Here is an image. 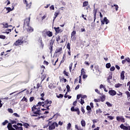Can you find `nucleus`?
I'll use <instances>...</instances> for the list:
<instances>
[{
	"instance_id": "34",
	"label": "nucleus",
	"mask_w": 130,
	"mask_h": 130,
	"mask_svg": "<svg viewBox=\"0 0 130 130\" xmlns=\"http://www.w3.org/2000/svg\"><path fill=\"white\" fill-rule=\"evenodd\" d=\"M42 110L44 111V110H49V106H48L46 107V109H42Z\"/></svg>"
},
{
	"instance_id": "14",
	"label": "nucleus",
	"mask_w": 130,
	"mask_h": 130,
	"mask_svg": "<svg viewBox=\"0 0 130 130\" xmlns=\"http://www.w3.org/2000/svg\"><path fill=\"white\" fill-rule=\"evenodd\" d=\"M55 31H56V33H61L62 32V30L59 28V27H54Z\"/></svg>"
},
{
	"instance_id": "31",
	"label": "nucleus",
	"mask_w": 130,
	"mask_h": 130,
	"mask_svg": "<svg viewBox=\"0 0 130 130\" xmlns=\"http://www.w3.org/2000/svg\"><path fill=\"white\" fill-rule=\"evenodd\" d=\"M67 47L68 49H69V50H71V44L68 43L67 44Z\"/></svg>"
},
{
	"instance_id": "57",
	"label": "nucleus",
	"mask_w": 130,
	"mask_h": 130,
	"mask_svg": "<svg viewBox=\"0 0 130 130\" xmlns=\"http://www.w3.org/2000/svg\"><path fill=\"white\" fill-rule=\"evenodd\" d=\"M8 111L10 112V113H13V109H8Z\"/></svg>"
},
{
	"instance_id": "54",
	"label": "nucleus",
	"mask_w": 130,
	"mask_h": 130,
	"mask_svg": "<svg viewBox=\"0 0 130 130\" xmlns=\"http://www.w3.org/2000/svg\"><path fill=\"white\" fill-rule=\"evenodd\" d=\"M49 88H50V89H52V88H53V85H52V84H50V85H49Z\"/></svg>"
},
{
	"instance_id": "16",
	"label": "nucleus",
	"mask_w": 130,
	"mask_h": 130,
	"mask_svg": "<svg viewBox=\"0 0 130 130\" xmlns=\"http://www.w3.org/2000/svg\"><path fill=\"white\" fill-rule=\"evenodd\" d=\"M62 48H58L56 49L55 53H58L60 52V51H62Z\"/></svg>"
},
{
	"instance_id": "39",
	"label": "nucleus",
	"mask_w": 130,
	"mask_h": 130,
	"mask_svg": "<svg viewBox=\"0 0 130 130\" xmlns=\"http://www.w3.org/2000/svg\"><path fill=\"white\" fill-rule=\"evenodd\" d=\"M97 13V10H95V13L94 14V22H95V20H96V13Z\"/></svg>"
},
{
	"instance_id": "1",
	"label": "nucleus",
	"mask_w": 130,
	"mask_h": 130,
	"mask_svg": "<svg viewBox=\"0 0 130 130\" xmlns=\"http://www.w3.org/2000/svg\"><path fill=\"white\" fill-rule=\"evenodd\" d=\"M31 111L33 113H30V116H38V115L41 114L40 107H38V106H34L33 107L31 108Z\"/></svg>"
},
{
	"instance_id": "51",
	"label": "nucleus",
	"mask_w": 130,
	"mask_h": 130,
	"mask_svg": "<svg viewBox=\"0 0 130 130\" xmlns=\"http://www.w3.org/2000/svg\"><path fill=\"white\" fill-rule=\"evenodd\" d=\"M63 74L64 75H66V76H67V77H69V73L66 72V71L63 72Z\"/></svg>"
},
{
	"instance_id": "17",
	"label": "nucleus",
	"mask_w": 130,
	"mask_h": 130,
	"mask_svg": "<svg viewBox=\"0 0 130 130\" xmlns=\"http://www.w3.org/2000/svg\"><path fill=\"white\" fill-rule=\"evenodd\" d=\"M111 79H112V74L110 75L108 77L107 80L108 83H110V80H111Z\"/></svg>"
},
{
	"instance_id": "15",
	"label": "nucleus",
	"mask_w": 130,
	"mask_h": 130,
	"mask_svg": "<svg viewBox=\"0 0 130 130\" xmlns=\"http://www.w3.org/2000/svg\"><path fill=\"white\" fill-rule=\"evenodd\" d=\"M124 73H125L124 71H122V72L121 73V74H120L121 80H124V78H125Z\"/></svg>"
},
{
	"instance_id": "32",
	"label": "nucleus",
	"mask_w": 130,
	"mask_h": 130,
	"mask_svg": "<svg viewBox=\"0 0 130 130\" xmlns=\"http://www.w3.org/2000/svg\"><path fill=\"white\" fill-rule=\"evenodd\" d=\"M113 6L115 7L116 11H118V6L114 5V6H112V7L113 8Z\"/></svg>"
},
{
	"instance_id": "25",
	"label": "nucleus",
	"mask_w": 130,
	"mask_h": 130,
	"mask_svg": "<svg viewBox=\"0 0 130 130\" xmlns=\"http://www.w3.org/2000/svg\"><path fill=\"white\" fill-rule=\"evenodd\" d=\"M106 104H107V106H108V107H112V104H111L110 103L107 102L106 103Z\"/></svg>"
},
{
	"instance_id": "64",
	"label": "nucleus",
	"mask_w": 130,
	"mask_h": 130,
	"mask_svg": "<svg viewBox=\"0 0 130 130\" xmlns=\"http://www.w3.org/2000/svg\"><path fill=\"white\" fill-rule=\"evenodd\" d=\"M126 61H127V62H129L130 63V59H129V58H126Z\"/></svg>"
},
{
	"instance_id": "55",
	"label": "nucleus",
	"mask_w": 130,
	"mask_h": 130,
	"mask_svg": "<svg viewBox=\"0 0 130 130\" xmlns=\"http://www.w3.org/2000/svg\"><path fill=\"white\" fill-rule=\"evenodd\" d=\"M92 122H93V123H96V122H98V120H97V119H93L92 120Z\"/></svg>"
},
{
	"instance_id": "4",
	"label": "nucleus",
	"mask_w": 130,
	"mask_h": 130,
	"mask_svg": "<svg viewBox=\"0 0 130 130\" xmlns=\"http://www.w3.org/2000/svg\"><path fill=\"white\" fill-rule=\"evenodd\" d=\"M93 72L94 74H95L96 76H100V74H101V71L99 70V67L98 66H95L93 69Z\"/></svg>"
},
{
	"instance_id": "8",
	"label": "nucleus",
	"mask_w": 130,
	"mask_h": 130,
	"mask_svg": "<svg viewBox=\"0 0 130 130\" xmlns=\"http://www.w3.org/2000/svg\"><path fill=\"white\" fill-rule=\"evenodd\" d=\"M116 120L118 121H121V122H124L125 120H124V118L122 116H117L116 117Z\"/></svg>"
},
{
	"instance_id": "61",
	"label": "nucleus",
	"mask_w": 130,
	"mask_h": 130,
	"mask_svg": "<svg viewBox=\"0 0 130 130\" xmlns=\"http://www.w3.org/2000/svg\"><path fill=\"white\" fill-rule=\"evenodd\" d=\"M50 10H54V6H53V5H52V6H51V7H50Z\"/></svg>"
},
{
	"instance_id": "7",
	"label": "nucleus",
	"mask_w": 130,
	"mask_h": 130,
	"mask_svg": "<svg viewBox=\"0 0 130 130\" xmlns=\"http://www.w3.org/2000/svg\"><path fill=\"white\" fill-rule=\"evenodd\" d=\"M43 34L44 35L45 34H47V36L49 37H51L52 36V32L50 31H47V29H45L43 31Z\"/></svg>"
},
{
	"instance_id": "36",
	"label": "nucleus",
	"mask_w": 130,
	"mask_h": 130,
	"mask_svg": "<svg viewBox=\"0 0 130 130\" xmlns=\"http://www.w3.org/2000/svg\"><path fill=\"white\" fill-rule=\"evenodd\" d=\"M71 126H72V124H71V123H69L67 126V129H70V128H71Z\"/></svg>"
},
{
	"instance_id": "44",
	"label": "nucleus",
	"mask_w": 130,
	"mask_h": 130,
	"mask_svg": "<svg viewBox=\"0 0 130 130\" xmlns=\"http://www.w3.org/2000/svg\"><path fill=\"white\" fill-rule=\"evenodd\" d=\"M73 67V63H71L70 67H69V69H70V71L71 72L72 71V68Z\"/></svg>"
},
{
	"instance_id": "13",
	"label": "nucleus",
	"mask_w": 130,
	"mask_h": 130,
	"mask_svg": "<svg viewBox=\"0 0 130 130\" xmlns=\"http://www.w3.org/2000/svg\"><path fill=\"white\" fill-rule=\"evenodd\" d=\"M27 27H28V28H27V31L29 33H31V32H33V31H34V28H33V27L29 26V25Z\"/></svg>"
},
{
	"instance_id": "33",
	"label": "nucleus",
	"mask_w": 130,
	"mask_h": 130,
	"mask_svg": "<svg viewBox=\"0 0 130 130\" xmlns=\"http://www.w3.org/2000/svg\"><path fill=\"white\" fill-rule=\"evenodd\" d=\"M45 78H46V75H43L41 77L42 79V82H43V81H44V80H45Z\"/></svg>"
},
{
	"instance_id": "3",
	"label": "nucleus",
	"mask_w": 130,
	"mask_h": 130,
	"mask_svg": "<svg viewBox=\"0 0 130 130\" xmlns=\"http://www.w3.org/2000/svg\"><path fill=\"white\" fill-rule=\"evenodd\" d=\"M23 43H24V40H23V37H21L18 39V40H17L14 43V45H15V46H19V45H21V44H23Z\"/></svg>"
},
{
	"instance_id": "26",
	"label": "nucleus",
	"mask_w": 130,
	"mask_h": 130,
	"mask_svg": "<svg viewBox=\"0 0 130 130\" xmlns=\"http://www.w3.org/2000/svg\"><path fill=\"white\" fill-rule=\"evenodd\" d=\"M110 67H111L110 63H108L106 64V68H107V69H109Z\"/></svg>"
},
{
	"instance_id": "20",
	"label": "nucleus",
	"mask_w": 130,
	"mask_h": 130,
	"mask_svg": "<svg viewBox=\"0 0 130 130\" xmlns=\"http://www.w3.org/2000/svg\"><path fill=\"white\" fill-rule=\"evenodd\" d=\"M126 95H127L128 100H129L130 98V93L128 91H126L125 92Z\"/></svg>"
},
{
	"instance_id": "53",
	"label": "nucleus",
	"mask_w": 130,
	"mask_h": 130,
	"mask_svg": "<svg viewBox=\"0 0 130 130\" xmlns=\"http://www.w3.org/2000/svg\"><path fill=\"white\" fill-rule=\"evenodd\" d=\"M85 98H87V95H81V99H85Z\"/></svg>"
},
{
	"instance_id": "35",
	"label": "nucleus",
	"mask_w": 130,
	"mask_h": 130,
	"mask_svg": "<svg viewBox=\"0 0 130 130\" xmlns=\"http://www.w3.org/2000/svg\"><path fill=\"white\" fill-rule=\"evenodd\" d=\"M0 39H6V36L0 35Z\"/></svg>"
},
{
	"instance_id": "48",
	"label": "nucleus",
	"mask_w": 130,
	"mask_h": 130,
	"mask_svg": "<svg viewBox=\"0 0 130 130\" xmlns=\"http://www.w3.org/2000/svg\"><path fill=\"white\" fill-rule=\"evenodd\" d=\"M80 103L82 105H83V104H84V103H85V102L84 101V100H83V99H81V102Z\"/></svg>"
},
{
	"instance_id": "62",
	"label": "nucleus",
	"mask_w": 130,
	"mask_h": 130,
	"mask_svg": "<svg viewBox=\"0 0 130 130\" xmlns=\"http://www.w3.org/2000/svg\"><path fill=\"white\" fill-rule=\"evenodd\" d=\"M10 122L12 123V124H13L14 123H17V121L15 120H11L10 121Z\"/></svg>"
},
{
	"instance_id": "40",
	"label": "nucleus",
	"mask_w": 130,
	"mask_h": 130,
	"mask_svg": "<svg viewBox=\"0 0 130 130\" xmlns=\"http://www.w3.org/2000/svg\"><path fill=\"white\" fill-rule=\"evenodd\" d=\"M3 26H4V28H8V23H4Z\"/></svg>"
},
{
	"instance_id": "19",
	"label": "nucleus",
	"mask_w": 130,
	"mask_h": 130,
	"mask_svg": "<svg viewBox=\"0 0 130 130\" xmlns=\"http://www.w3.org/2000/svg\"><path fill=\"white\" fill-rule=\"evenodd\" d=\"M81 123L82 126H86V121H85V120H82Z\"/></svg>"
},
{
	"instance_id": "42",
	"label": "nucleus",
	"mask_w": 130,
	"mask_h": 130,
	"mask_svg": "<svg viewBox=\"0 0 130 130\" xmlns=\"http://www.w3.org/2000/svg\"><path fill=\"white\" fill-rule=\"evenodd\" d=\"M62 97H63V95L60 94L58 95H57V98H62Z\"/></svg>"
},
{
	"instance_id": "24",
	"label": "nucleus",
	"mask_w": 130,
	"mask_h": 130,
	"mask_svg": "<svg viewBox=\"0 0 130 130\" xmlns=\"http://www.w3.org/2000/svg\"><path fill=\"white\" fill-rule=\"evenodd\" d=\"M42 104H44V102H40L38 103V105H37L36 106H38V107H39V106H41V105H42Z\"/></svg>"
},
{
	"instance_id": "27",
	"label": "nucleus",
	"mask_w": 130,
	"mask_h": 130,
	"mask_svg": "<svg viewBox=\"0 0 130 130\" xmlns=\"http://www.w3.org/2000/svg\"><path fill=\"white\" fill-rule=\"evenodd\" d=\"M40 43L41 45V47H42V48H43V47L44 46V44H43V43H42V40H40Z\"/></svg>"
},
{
	"instance_id": "63",
	"label": "nucleus",
	"mask_w": 130,
	"mask_h": 130,
	"mask_svg": "<svg viewBox=\"0 0 130 130\" xmlns=\"http://www.w3.org/2000/svg\"><path fill=\"white\" fill-rule=\"evenodd\" d=\"M120 128H122V129H123V128H124V126L123 125V124H121L120 126Z\"/></svg>"
},
{
	"instance_id": "23",
	"label": "nucleus",
	"mask_w": 130,
	"mask_h": 130,
	"mask_svg": "<svg viewBox=\"0 0 130 130\" xmlns=\"http://www.w3.org/2000/svg\"><path fill=\"white\" fill-rule=\"evenodd\" d=\"M75 128L77 130H83V128L81 126H78V125H75Z\"/></svg>"
},
{
	"instance_id": "38",
	"label": "nucleus",
	"mask_w": 130,
	"mask_h": 130,
	"mask_svg": "<svg viewBox=\"0 0 130 130\" xmlns=\"http://www.w3.org/2000/svg\"><path fill=\"white\" fill-rule=\"evenodd\" d=\"M114 70H115V68L114 67H111L110 71H111V72H113Z\"/></svg>"
},
{
	"instance_id": "59",
	"label": "nucleus",
	"mask_w": 130,
	"mask_h": 130,
	"mask_svg": "<svg viewBox=\"0 0 130 130\" xmlns=\"http://www.w3.org/2000/svg\"><path fill=\"white\" fill-rule=\"evenodd\" d=\"M108 118H109V119H111V120H112V119H113L114 118L112 116H108Z\"/></svg>"
},
{
	"instance_id": "45",
	"label": "nucleus",
	"mask_w": 130,
	"mask_h": 130,
	"mask_svg": "<svg viewBox=\"0 0 130 130\" xmlns=\"http://www.w3.org/2000/svg\"><path fill=\"white\" fill-rule=\"evenodd\" d=\"M6 10H7V11H8V12L7 13H10V12H11V11H12V9L10 7L7 8Z\"/></svg>"
},
{
	"instance_id": "56",
	"label": "nucleus",
	"mask_w": 130,
	"mask_h": 130,
	"mask_svg": "<svg viewBox=\"0 0 130 130\" xmlns=\"http://www.w3.org/2000/svg\"><path fill=\"white\" fill-rule=\"evenodd\" d=\"M52 45H53V42H52V40H51L50 42V47H53Z\"/></svg>"
},
{
	"instance_id": "46",
	"label": "nucleus",
	"mask_w": 130,
	"mask_h": 130,
	"mask_svg": "<svg viewBox=\"0 0 130 130\" xmlns=\"http://www.w3.org/2000/svg\"><path fill=\"white\" fill-rule=\"evenodd\" d=\"M75 35H76V31H73L71 34V36H75Z\"/></svg>"
},
{
	"instance_id": "52",
	"label": "nucleus",
	"mask_w": 130,
	"mask_h": 130,
	"mask_svg": "<svg viewBox=\"0 0 130 130\" xmlns=\"http://www.w3.org/2000/svg\"><path fill=\"white\" fill-rule=\"evenodd\" d=\"M13 115H14V116H16V117H20V115H18L17 113H15L13 114Z\"/></svg>"
},
{
	"instance_id": "60",
	"label": "nucleus",
	"mask_w": 130,
	"mask_h": 130,
	"mask_svg": "<svg viewBox=\"0 0 130 130\" xmlns=\"http://www.w3.org/2000/svg\"><path fill=\"white\" fill-rule=\"evenodd\" d=\"M59 40H60V37L58 36L56 39V41H57V42H58L59 41Z\"/></svg>"
},
{
	"instance_id": "21",
	"label": "nucleus",
	"mask_w": 130,
	"mask_h": 130,
	"mask_svg": "<svg viewBox=\"0 0 130 130\" xmlns=\"http://www.w3.org/2000/svg\"><path fill=\"white\" fill-rule=\"evenodd\" d=\"M122 86V84H121L120 83H117L115 85V88H120V87H121Z\"/></svg>"
},
{
	"instance_id": "47",
	"label": "nucleus",
	"mask_w": 130,
	"mask_h": 130,
	"mask_svg": "<svg viewBox=\"0 0 130 130\" xmlns=\"http://www.w3.org/2000/svg\"><path fill=\"white\" fill-rule=\"evenodd\" d=\"M105 88V86L101 84L100 86V89H104Z\"/></svg>"
},
{
	"instance_id": "9",
	"label": "nucleus",
	"mask_w": 130,
	"mask_h": 130,
	"mask_svg": "<svg viewBox=\"0 0 130 130\" xmlns=\"http://www.w3.org/2000/svg\"><path fill=\"white\" fill-rule=\"evenodd\" d=\"M44 103L43 105H42V106L43 107H45V106H47V104H51V103H52V102H51V101L47 100Z\"/></svg>"
},
{
	"instance_id": "43",
	"label": "nucleus",
	"mask_w": 130,
	"mask_h": 130,
	"mask_svg": "<svg viewBox=\"0 0 130 130\" xmlns=\"http://www.w3.org/2000/svg\"><path fill=\"white\" fill-rule=\"evenodd\" d=\"M8 123H9V121L8 120H5L4 122H3V125H6V124Z\"/></svg>"
},
{
	"instance_id": "50",
	"label": "nucleus",
	"mask_w": 130,
	"mask_h": 130,
	"mask_svg": "<svg viewBox=\"0 0 130 130\" xmlns=\"http://www.w3.org/2000/svg\"><path fill=\"white\" fill-rule=\"evenodd\" d=\"M80 98H82V94L77 95V99H79Z\"/></svg>"
},
{
	"instance_id": "30",
	"label": "nucleus",
	"mask_w": 130,
	"mask_h": 130,
	"mask_svg": "<svg viewBox=\"0 0 130 130\" xmlns=\"http://www.w3.org/2000/svg\"><path fill=\"white\" fill-rule=\"evenodd\" d=\"M96 114H98V113H102V111H101L100 109H99L96 110Z\"/></svg>"
},
{
	"instance_id": "22",
	"label": "nucleus",
	"mask_w": 130,
	"mask_h": 130,
	"mask_svg": "<svg viewBox=\"0 0 130 130\" xmlns=\"http://www.w3.org/2000/svg\"><path fill=\"white\" fill-rule=\"evenodd\" d=\"M23 126H24V127H25V128H28L29 127V126H30V125H29V124H28L27 123H24L23 124Z\"/></svg>"
},
{
	"instance_id": "11",
	"label": "nucleus",
	"mask_w": 130,
	"mask_h": 130,
	"mask_svg": "<svg viewBox=\"0 0 130 130\" xmlns=\"http://www.w3.org/2000/svg\"><path fill=\"white\" fill-rule=\"evenodd\" d=\"M106 23V24H108L109 23V20L107 19V18L104 17L103 20H101L102 25H104V23Z\"/></svg>"
},
{
	"instance_id": "41",
	"label": "nucleus",
	"mask_w": 130,
	"mask_h": 130,
	"mask_svg": "<svg viewBox=\"0 0 130 130\" xmlns=\"http://www.w3.org/2000/svg\"><path fill=\"white\" fill-rule=\"evenodd\" d=\"M86 109H87V110H88V111L91 110V107H90L89 106H87L86 107Z\"/></svg>"
},
{
	"instance_id": "58",
	"label": "nucleus",
	"mask_w": 130,
	"mask_h": 130,
	"mask_svg": "<svg viewBox=\"0 0 130 130\" xmlns=\"http://www.w3.org/2000/svg\"><path fill=\"white\" fill-rule=\"evenodd\" d=\"M21 101H25L26 102H27V99L25 97H23Z\"/></svg>"
},
{
	"instance_id": "28",
	"label": "nucleus",
	"mask_w": 130,
	"mask_h": 130,
	"mask_svg": "<svg viewBox=\"0 0 130 130\" xmlns=\"http://www.w3.org/2000/svg\"><path fill=\"white\" fill-rule=\"evenodd\" d=\"M101 101H102V102H104V101H105V95H102V96Z\"/></svg>"
},
{
	"instance_id": "5",
	"label": "nucleus",
	"mask_w": 130,
	"mask_h": 130,
	"mask_svg": "<svg viewBox=\"0 0 130 130\" xmlns=\"http://www.w3.org/2000/svg\"><path fill=\"white\" fill-rule=\"evenodd\" d=\"M22 123H18L17 125H13V127H15L16 130H23V127H22Z\"/></svg>"
},
{
	"instance_id": "29",
	"label": "nucleus",
	"mask_w": 130,
	"mask_h": 130,
	"mask_svg": "<svg viewBox=\"0 0 130 130\" xmlns=\"http://www.w3.org/2000/svg\"><path fill=\"white\" fill-rule=\"evenodd\" d=\"M123 129H124V130H130V126H124Z\"/></svg>"
},
{
	"instance_id": "12",
	"label": "nucleus",
	"mask_w": 130,
	"mask_h": 130,
	"mask_svg": "<svg viewBox=\"0 0 130 130\" xmlns=\"http://www.w3.org/2000/svg\"><path fill=\"white\" fill-rule=\"evenodd\" d=\"M109 94H110L111 96H115V95H116V91L114 90H111L109 91Z\"/></svg>"
},
{
	"instance_id": "37",
	"label": "nucleus",
	"mask_w": 130,
	"mask_h": 130,
	"mask_svg": "<svg viewBox=\"0 0 130 130\" xmlns=\"http://www.w3.org/2000/svg\"><path fill=\"white\" fill-rule=\"evenodd\" d=\"M85 75V71H84V69L81 70V76H84Z\"/></svg>"
},
{
	"instance_id": "18",
	"label": "nucleus",
	"mask_w": 130,
	"mask_h": 130,
	"mask_svg": "<svg viewBox=\"0 0 130 130\" xmlns=\"http://www.w3.org/2000/svg\"><path fill=\"white\" fill-rule=\"evenodd\" d=\"M88 5H89V2H88L87 1H85L83 3V7H87Z\"/></svg>"
},
{
	"instance_id": "6",
	"label": "nucleus",
	"mask_w": 130,
	"mask_h": 130,
	"mask_svg": "<svg viewBox=\"0 0 130 130\" xmlns=\"http://www.w3.org/2000/svg\"><path fill=\"white\" fill-rule=\"evenodd\" d=\"M30 19L31 18L29 17L28 18H26L24 20V27H26V26H27V27H29V25L30 24Z\"/></svg>"
},
{
	"instance_id": "10",
	"label": "nucleus",
	"mask_w": 130,
	"mask_h": 130,
	"mask_svg": "<svg viewBox=\"0 0 130 130\" xmlns=\"http://www.w3.org/2000/svg\"><path fill=\"white\" fill-rule=\"evenodd\" d=\"M23 3L26 5V9H30L32 3L30 2L28 4V1H27V0H23Z\"/></svg>"
},
{
	"instance_id": "49",
	"label": "nucleus",
	"mask_w": 130,
	"mask_h": 130,
	"mask_svg": "<svg viewBox=\"0 0 130 130\" xmlns=\"http://www.w3.org/2000/svg\"><path fill=\"white\" fill-rule=\"evenodd\" d=\"M70 85H67V92H70Z\"/></svg>"
},
{
	"instance_id": "2",
	"label": "nucleus",
	"mask_w": 130,
	"mask_h": 130,
	"mask_svg": "<svg viewBox=\"0 0 130 130\" xmlns=\"http://www.w3.org/2000/svg\"><path fill=\"white\" fill-rule=\"evenodd\" d=\"M50 123H51V121H49L48 122L49 130L54 129V128H55V126H56V127H57V126H58V124H57V123H56V122H53L51 124H50Z\"/></svg>"
}]
</instances>
